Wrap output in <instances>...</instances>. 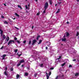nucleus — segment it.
Wrapping results in <instances>:
<instances>
[{
	"instance_id": "obj_1",
	"label": "nucleus",
	"mask_w": 79,
	"mask_h": 79,
	"mask_svg": "<svg viewBox=\"0 0 79 79\" xmlns=\"http://www.w3.org/2000/svg\"><path fill=\"white\" fill-rule=\"evenodd\" d=\"M48 4L47 2H46L44 5V8L45 10H46L48 8Z\"/></svg>"
},
{
	"instance_id": "obj_2",
	"label": "nucleus",
	"mask_w": 79,
	"mask_h": 79,
	"mask_svg": "<svg viewBox=\"0 0 79 79\" xmlns=\"http://www.w3.org/2000/svg\"><path fill=\"white\" fill-rule=\"evenodd\" d=\"M12 42H13L14 44H15V41L14 40H9V42L8 43V45H9L10 44H12Z\"/></svg>"
},
{
	"instance_id": "obj_3",
	"label": "nucleus",
	"mask_w": 79,
	"mask_h": 79,
	"mask_svg": "<svg viewBox=\"0 0 79 79\" xmlns=\"http://www.w3.org/2000/svg\"><path fill=\"white\" fill-rule=\"evenodd\" d=\"M37 42V40H34L32 41V45H33L35 43H36V42Z\"/></svg>"
},
{
	"instance_id": "obj_4",
	"label": "nucleus",
	"mask_w": 79,
	"mask_h": 79,
	"mask_svg": "<svg viewBox=\"0 0 79 79\" xmlns=\"http://www.w3.org/2000/svg\"><path fill=\"white\" fill-rule=\"evenodd\" d=\"M4 74L5 75V76H6L7 77H8V74H7V73L6 72V71H5L4 72Z\"/></svg>"
},
{
	"instance_id": "obj_5",
	"label": "nucleus",
	"mask_w": 79,
	"mask_h": 79,
	"mask_svg": "<svg viewBox=\"0 0 79 79\" xmlns=\"http://www.w3.org/2000/svg\"><path fill=\"white\" fill-rule=\"evenodd\" d=\"M6 54H4L3 55L2 58V60H5V56H6Z\"/></svg>"
},
{
	"instance_id": "obj_6",
	"label": "nucleus",
	"mask_w": 79,
	"mask_h": 79,
	"mask_svg": "<svg viewBox=\"0 0 79 79\" xmlns=\"http://www.w3.org/2000/svg\"><path fill=\"white\" fill-rule=\"evenodd\" d=\"M50 5H52V0H49Z\"/></svg>"
},
{
	"instance_id": "obj_7",
	"label": "nucleus",
	"mask_w": 79,
	"mask_h": 79,
	"mask_svg": "<svg viewBox=\"0 0 79 79\" xmlns=\"http://www.w3.org/2000/svg\"><path fill=\"white\" fill-rule=\"evenodd\" d=\"M24 60L23 59H22L21 60V61H20V62L21 63H24Z\"/></svg>"
},
{
	"instance_id": "obj_8",
	"label": "nucleus",
	"mask_w": 79,
	"mask_h": 79,
	"mask_svg": "<svg viewBox=\"0 0 79 79\" xmlns=\"http://www.w3.org/2000/svg\"><path fill=\"white\" fill-rule=\"evenodd\" d=\"M66 40V38H63L62 39V42H65Z\"/></svg>"
},
{
	"instance_id": "obj_9",
	"label": "nucleus",
	"mask_w": 79,
	"mask_h": 79,
	"mask_svg": "<svg viewBox=\"0 0 79 79\" xmlns=\"http://www.w3.org/2000/svg\"><path fill=\"white\" fill-rule=\"evenodd\" d=\"M0 31H1L0 34H3V31L2 30V29H0Z\"/></svg>"
},
{
	"instance_id": "obj_10",
	"label": "nucleus",
	"mask_w": 79,
	"mask_h": 79,
	"mask_svg": "<svg viewBox=\"0 0 79 79\" xmlns=\"http://www.w3.org/2000/svg\"><path fill=\"white\" fill-rule=\"evenodd\" d=\"M46 76L47 77V79H49V76L48 75V73H46Z\"/></svg>"
},
{
	"instance_id": "obj_11",
	"label": "nucleus",
	"mask_w": 79,
	"mask_h": 79,
	"mask_svg": "<svg viewBox=\"0 0 79 79\" xmlns=\"http://www.w3.org/2000/svg\"><path fill=\"white\" fill-rule=\"evenodd\" d=\"M42 40H40L39 41V42L38 44L39 45V44H41L42 43Z\"/></svg>"
},
{
	"instance_id": "obj_12",
	"label": "nucleus",
	"mask_w": 79,
	"mask_h": 79,
	"mask_svg": "<svg viewBox=\"0 0 79 79\" xmlns=\"http://www.w3.org/2000/svg\"><path fill=\"white\" fill-rule=\"evenodd\" d=\"M40 37V35H38L36 38L37 40H39V39Z\"/></svg>"
},
{
	"instance_id": "obj_13",
	"label": "nucleus",
	"mask_w": 79,
	"mask_h": 79,
	"mask_svg": "<svg viewBox=\"0 0 79 79\" xmlns=\"http://www.w3.org/2000/svg\"><path fill=\"white\" fill-rule=\"evenodd\" d=\"M69 33L68 32H67L66 35V37H68V36H69Z\"/></svg>"
},
{
	"instance_id": "obj_14",
	"label": "nucleus",
	"mask_w": 79,
	"mask_h": 79,
	"mask_svg": "<svg viewBox=\"0 0 79 79\" xmlns=\"http://www.w3.org/2000/svg\"><path fill=\"white\" fill-rule=\"evenodd\" d=\"M15 15H16L18 17H19V15L18 14H17V13H15Z\"/></svg>"
},
{
	"instance_id": "obj_15",
	"label": "nucleus",
	"mask_w": 79,
	"mask_h": 79,
	"mask_svg": "<svg viewBox=\"0 0 79 79\" xmlns=\"http://www.w3.org/2000/svg\"><path fill=\"white\" fill-rule=\"evenodd\" d=\"M9 40H10V38L9 37L7 36V39H6L7 42H8V41Z\"/></svg>"
},
{
	"instance_id": "obj_16",
	"label": "nucleus",
	"mask_w": 79,
	"mask_h": 79,
	"mask_svg": "<svg viewBox=\"0 0 79 79\" xmlns=\"http://www.w3.org/2000/svg\"><path fill=\"white\" fill-rule=\"evenodd\" d=\"M18 49H16L14 50V52L15 53H17V52H18Z\"/></svg>"
},
{
	"instance_id": "obj_17",
	"label": "nucleus",
	"mask_w": 79,
	"mask_h": 79,
	"mask_svg": "<svg viewBox=\"0 0 79 79\" xmlns=\"http://www.w3.org/2000/svg\"><path fill=\"white\" fill-rule=\"evenodd\" d=\"M60 9H58V10L56 12V13H59V12H60Z\"/></svg>"
},
{
	"instance_id": "obj_18",
	"label": "nucleus",
	"mask_w": 79,
	"mask_h": 79,
	"mask_svg": "<svg viewBox=\"0 0 79 79\" xmlns=\"http://www.w3.org/2000/svg\"><path fill=\"white\" fill-rule=\"evenodd\" d=\"M18 6L19 8H20V9H22V8H21V6L20 5H18Z\"/></svg>"
},
{
	"instance_id": "obj_19",
	"label": "nucleus",
	"mask_w": 79,
	"mask_h": 79,
	"mask_svg": "<svg viewBox=\"0 0 79 79\" xmlns=\"http://www.w3.org/2000/svg\"><path fill=\"white\" fill-rule=\"evenodd\" d=\"M3 38L4 39H5L6 38V36H5V35H3Z\"/></svg>"
},
{
	"instance_id": "obj_20",
	"label": "nucleus",
	"mask_w": 79,
	"mask_h": 79,
	"mask_svg": "<svg viewBox=\"0 0 79 79\" xmlns=\"http://www.w3.org/2000/svg\"><path fill=\"white\" fill-rule=\"evenodd\" d=\"M78 75H79V73H76L75 74V76H78Z\"/></svg>"
},
{
	"instance_id": "obj_21",
	"label": "nucleus",
	"mask_w": 79,
	"mask_h": 79,
	"mask_svg": "<svg viewBox=\"0 0 79 79\" xmlns=\"http://www.w3.org/2000/svg\"><path fill=\"white\" fill-rule=\"evenodd\" d=\"M4 24H8V23L6 21H4Z\"/></svg>"
},
{
	"instance_id": "obj_22",
	"label": "nucleus",
	"mask_w": 79,
	"mask_h": 79,
	"mask_svg": "<svg viewBox=\"0 0 79 79\" xmlns=\"http://www.w3.org/2000/svg\"><path fill=\"white\" fill-rule=\"evenodd\" d=\"M16 77L17 79H18L19 77V75L18 74L17 75H16Z\"/></svg>"
},
{
	"instance_id": "obj_23",
	"label": "nucleus",
	"mask_w": 79,
	"mask_h": 79,
	"mask_svg": "<svg viewBox=\"0 0 79 79\" xmlns=\"http://www.w3.org/2000/svg\"><path fill=\"white\" fill-rule=\"evenodd\" d=\"M66 64V63L64 62L63 64H62L61 66H64V65H65V64Z\"/></svg>"
},
{
	"instance_id": "obj_24",
	"label": "nucleus",
	"mask_w": 79,
	"mask_h": 79,
	"mask_svg": "<svg viewBox=\"0 0 79 79\" xmlns=\"http://www.w3.org/2000/svg\"><path fill=\"white\" fill-rule=\"evenodd\" d=\"M25 75L26 76H28V73H25Z\"/></svg>"
},
{
	"instance_id": "obj_25",
	"label": "nucleus",
	"mask_w": 79,
	"mask_h": 79,
	"mask_svg": "<svg viewBox=\"0 0 79 79\" xmlns=\"http://www.w3.org/2000/svg\"><path fill=\"white\" fill-rule=\"evenodd\" d=\"M21 63L20 62L17 65V66H20V65H21Z\"/></svg>"
},
{
	"instance_id": "obj_26",
	"label": "nucleus",
	"mask_w": 79,
	"mask_h": 79,
	"mask_svg": "<svg viewBox=\"0 0 79 79\" xmlns=\"http://www.w3.org/2000/svg\"><path fill=\"white\" fill-rule=\"evenodd\" d=\"M10 70L11 71H13V67H12L10 68Z\"/></svg>"
},
{
	"instance_id": "obj_27",
	"label": "nucleus",
	"mask_w": 79,
	"mask_h": 79,
	"mask_svg": "<svg viewBox=\"0 0 79 79\" xmlns=\"http://www.w3.org/2000/svg\"><path fill=\"white\" fill-rule=\"evenodd\" d=\"M43 65H44L43 64H41L40 65V67H43Z\"/></svg>"
},
{
	"instance_id": "obj_28",
	"label": "nucleus",
	"mask_w": 79,
	"mask_h": 79,
	"mask_svg": "<svg viewBox=\"0 0 79 79\" xmlns=\"http://www.w3.org/2000/svg\"><path fill=\"white\" fill-rule=\"evenodd\" d=\"M79 35V32H78V31H77V34H76V36H78V35Z\"/></svg>"
},
{
	"instance_id": "obj_29",
	"label": "nucleus",
	"mask_w": 79,
	"mask_h": 79,
	"mask_svg": "<svg viewBox=\"0 0 79 79\" xmlns=\"http://www.w3.org/2000/svg\"><path fill=\"white\" fill-rule=\"evenodd\" d=\"M18 40V38H16V37H14V40L16 41V40Z\"/></svg>"
},
{
	"instance_id": "obj_30",
	"label": "nucleus",
	"mask_w": 79,
	"mask_h": 79,
	"mask_svg": "<svg viewBox=\"0 0 79 79\" xmlns=\"http://www.w3.org/2000/svg\"><path fill=\"white\" fill-rule=\"evenodd\" d=\"M27 69H28V70H30V67L29 66L27 67Z\"/></svg>"
},
{
	"instance_id": "obj_31",
	"label": "nucleus",
	"mask_w": 79,
	"mask_h": 79,
	"mask_svg": "<svg viewBox=\"0 0 79 79\" xmlns=\"http://www.w3.org/2000/svg\"><path fill=\"white\" fill-rule=\"evenodd\" d=\"M25 7H26V10L27 9V8H28V9H29V8L27 7V5H26L25 6Z\"/></svg>"
},
{
	"instance_id": "obj_32",
	"label": "nucleus",
	"mask_w": 79,
	"mask_h": 79,
	"mask_svg": "<svg viewBox=\"0 0 79 79\" xmlns=\"http://www.w3.org/2000/svg\"><path fill=\"white\" fill-rule=\"evenodd\" d=\"M17 42L18 43V44H20V41L18 40H17Z\"/></svg>"
},
{
	"instance_id": "obj_33",
	"label": "nucleus",
	"mask_w": 79,
	"mask_h": 79,
	"mask_svg": "<svg viewBox=\"0 0 79 79\" xmlns=\"http://www.w3.org/2000/svg\"><path fill=\"white\" fill-rule=\"evenodd\" d=\"M31 44V41L30 40L29 41V43H28V44H29V45H30V44Z\"/></svg>"
},
{
	"instance_id": "obj_34",
	"label": "nucleus",
	"mask_w": 79,
	"mask_h": 79,
	"mask_svg": "<svg viewBox=\"0 0 79 79\" xmlns=\"http://www.w3.org/2000/svg\"><path fill=\"white\" fill-rule=\"evenodd\" d=\"M3 47H4V46H3L2 48H0L1 50H2L3 48Z\"/></svg>"
},
{
	"instance_id": "obj_35",
	"label": "nucleus",
	"mask_w": 79,
	"mask_h": 79,
	"mask_svg": "<svg viewBox=\"0 0 79 79\" xmlns=\"http://www.w3.org/2000/svg\"><path fill=\"white\" fill-rule=\"evenodd\" d=\"M50 69L51 70H52L53 69H54V68L53 67H52V68H50Z\"/></svg>"
},
{
	"instance_id": "obj_36",
	"label": "nucleus",
	"mask_w": 79,
	"mask_h": 79,
	"mask_svg": "<svg viewBox=\"0 0 79 79\" xmlns=\"http://www.w3.org/2000/svg\"><path fill=\"white\" fill-rule=\"evenodd\" d=\"M39 15H40V13H39V12L37 13V14H36V15H37L38 16H39Z\"/></svg>"
},
{
	"instance_id": "obj_37",
	"label": "nucleus",
	"mask_w": 79,
	"mask_h": 79,
	"mask_svg": "<svg viewBox=\"0 0 79 79\" xmlns=\"http://www.w3.org/2000/svg\"><path fill=\"white\" fill-rule=\"evenodd\" d=\"M17 55H18V56H19V57H20L21 55V54H20L19 55L18 53H17Z\"/></svg>"
},
{
	"instance_id": "obj_38",
	"label": "nucleus",
	"mask_w": 79,
	"mask_h": 79,
	"mask_svg": "<svg viewBox=\"0 0 79 79\" xmlns=\"http://www.w3.org/2000/svg\"><path fill=\"white\" fill-rule=\"evenodd\" d=\"M15 29H18V30H19V29L18 28V27H15Z\"/></svg>"
},
{
	"instance_id": "obj_39",
	"label": "nucleus",
	"mask_w": 79,
	"mask_h": 79,
	"mask_svg": "<svg viewBox=\"0 0 79 79\" xmlns=\"http://www.w3.org/2000/svg\"><path fill=\"white\" fill-rule=\"evenodd\" d=\"M72 65H69V68H71V67H72Z\"/></svg>"
},
{
	"instance_id": "obj_40",
	"label": "nucleus",
	"mask_w": 79,
	"mask_h": 79,
	"mask_svg": "<svg viewBox=\"0 0 79 79\" xmlns=\"http://www.w3.org/2000/svg\"><path fill=\"white\" fill-rule=\"evenodd\" d=\"M56 79H58V76H57L55 78Z\"/></svg>"
},
{
	"instance_id": "obj_41",
	"label": "nucleus",
	"mask_w": 79,
	"mask_h": 79,
	"mask_svg": "<svg viewBox=\"0 0 79 79\" xmlns=\"http://www.w3.org/2000/svg\"><path fill=\"white\" fill-rule=\"evenodd\" d=\"M51 74H52V73L51 72H49V76H50V75H51Z\"/></svg>"
},
{
	"instance_id": "obj_42",
	"label": "nucleus",
	"mask_w": 79,
	"mask_h": 79,
	"mask_svg": "<svg viewBox=\"0 0 79 79\" xmlns=\"http://www.w3.org/2000/svg\"><path fill=\"white\" fill-rule=\"evenodd\" d=\"M46 11V10H45L44 9V11H43V13H45V11Z\"/></svg>"
},
{
	"instance_id": "obj_43",
	"label": "nucleus",
	"mask_w": 79,
	"mask_h": 79,
	"mask_svg": "<svg viewBox=\"0 0 79 79\" xmlns=\"http://www.w3.org/2000/svg\"><path fill=\"white\" fill-rule=\"evenodd\" d=\"M1 18H4L5 17H4V16L2 15V16H1Z\"/></svg>"
},
{
	"instance_id": "obj_44",
	"label": "nucleus",
	"mask_w": 79,
	"mask_h": 79,
	"mask_svg": "<svg viewBox=\"0 0 79 79\" xmlns=\"http://www.w3.org/2000/svg\"><path fill=\"white\" fill-rule=\"evenodd\" d=\"M73 61H76V59H73Z\"/></svg>"
},
{
	"instance_id": "obj_45",
	"label": "nucleus",
	"mask_w": 79,
	"mask_h": 79,
	"mask_svg": "<svg viewBox=\"0 0 79 79\" xmlns=\"http://www.w3.org/2000/svg\"><path fill=\"white\" fill-rule=\"evenodd\" d=\"M26 40H24V41H23V43L24 44H26Z\"/></svg>"
},
{
	"instance_id": "obj_46",
	"label": "nucleus",
	"mask_w": 79,
	"mask_h": 79,
	"mask_svg": "<svg viewBox=\"0 0 79 79\" xmlns=\"http://www.w3.org/2000/svg\"><path fill=\"white\" fill-rule=\"evenodd\" d=\"M34 76H35V77L37 76V74H35Z\"/></svg>"
},
{
	"instance_id": "obj_47",
	"label": "nucleus",
	"mask_w": 79,
	"mask_h": 79,
	"mask_svg": "<svg viewBox=\"0 0 79 79\" xmlns=\"http://www.w3.org/2000/svg\"><path fill=\"white\" fill-rule=\"evenodd\" d=\"M45 48L46 50H47L48 49V47H46Z\"/></svg>"
},
{
	"instance_id": "obj_48",
	"label": "nucleus",
	"mask_w": 79,
	"mask_h": 79,
	"mask_svg": "<svg viewBox=\"0 0 79 79\" xmlns=\"http://www.w3.org/2000/svg\"><path fill=\"white\" fill-rule=\"evenodd\" d=\"M33 28H34V25H33L32 26V27L31 28H32V29H33Z\"/></svg>"
},
{
	"instance_id": "obj_49",
	"label": "nucleus",
	"mask_w": 79,
	"mask_h": 79,
	"mask_svg": "<svg viewBox=\"0 0 79 79\" xmlns=\"http://www.w3.org/2000/svg\"><path fill=\"white\" fill-rule=\"evenodd\" d=\"M67 24H69V22L68 21L66 22Z\"/></svg>"
},
{
	"instance_id": "obj_50",
	"label": "nucleus",
	"mask_w": 79,
	"mask_h": 79,
	"mask_svg": "<svg viewBox=\"0 0 79 79\" xmlns=\"http://www.w3.org/2000/svg\"><path fill=\"white\" fill-rule=\"evenodd\" d=\"M50 43H49L48 45V46H50Z\"/></svg>"
},
{
	"instance_id": "obj_51",
	"label": "nucleus",
	"mask_w": 79,
	"mask_h": 79,
	"mask_svg": "<svg viewBox=\"0 0 79 79\" xmlns=\"http://www.w3.org/2000/svg\"><path fill=\"white\" fill-rule=\"evenodd\" d=\"M23 66H24V64H22L21 66V67H23Z\"/></svg>"
},
{
	"instance_id": "obj_52",
	"label": "nucleus",
	"mask_w": 79,
	"mask_h": 79,
	"mask_svg": "<svg viewBox=\"0 0 79 79\" xmlns=\"http://www.w3.org/2000/svg\"><path fill=\"white\" fill-rule=\"evenodd\" d=\"M61 58V56H59V58L60 59Z\"/></svg>"
},
{
	"instance_id": "obj_53",
	"label": "nucleus",
	"mask_w": 79,
	"mask_h": 79,
	"mask_svg": "<svg viewBox=\"0 0 79 79\" xmlns=\"http://www.w3.org/2000/svg\"><path fill=\"white\" fill-rule=\"evenodd\" d=\"M35 1L36 2H38V1L37 0H35Z\"/></svg>"
},
{
	"instance_id": "obj_54",
	"label": "nucleus",
	"mask_w": 79,
	"mask_h": 79,
	"mask_svg": "<svg viewBox=\"0 0 79 79\" xmlns=\"http://www.w3.org/2000/svg\"><path fill=\"white\" fill-rule=\"evenodd\" d=\"M28 7H29V6H30V5L29 4L28 5Z\"/></svg>"
},
{
	"instance_id": "obj_55",
	"label": "nucleus",
	"mask_w": 79,
	"mask_h": 79,
	"mask_svg": "<svg viewBox=\"0 0 79 79\" xmlns=\"http://www.w3.org/2000/svg\"><path fill=\"white\" fill-rule=\"evenodd\" d=\"M55 6H57V4H55Z\"/></svg>"
},
{
	"instance_id": "obj_56",
	"label": "nucleus",
	"mask_w": 79,
	"mask_h": 79,
	"mask_svg": "<svg viewBox=\"0 0 79 79\" xmlns=\"http://www.w3.org/2000/svg\"><path fill=\"white\" fill-rule=\"evenodd\" d=\"M66 37L65 36V35H64V36L63 37H64H64Z\"/></svg>"
},
{
	"instance_id": "obj_57",
	"label": "nucleus",
	"mask_w": 79,
	"mask_h": 79,
	"mask_svg": "<svg viewBox=\"0 0 79 79\" xmlns=\"http://www.w3.org/2000/svg\"><path fill=\"white\" fill-rule=\"evenodd\" d=\"M16 19V18H14V19Z\"/></svg>"
},
{
	"instance_id": "obj_58",
	"label": "nucleus",
	"mask_w": 79,
	"mask_h": 79,
	"mask_svg": "<svg viewBox=\"0 0 79 79\" xmlns=\"http://www.w3.org/2000/svg\"><path fill=\"white\" fill-rule=\"evenodd\" d=\"M1 36H2V35H3V34H1Z\"/></svg>"
},
{
	"instance_id": "obj_59",
	"label": "nucleus",
	"mask_w": 79,
	"mask_h": 79,
	"mask_svg": "<svg viewBox=\"0 0 79 79\" xmlns=\"http://www.w3.org/2000/svg\"><path fill=\"white\" fill-rule=\"evenodd\" d=\"M60 59L59 58H57V60H60Z\"/></svg>"
},
{
	"instance_id": "obj_60",
	"label": "nucleus",
	"mask_w": 79,
	"mask_h": 79,
	"mask_svg": "<svg viewBox=\"0 0 79 79\" xmlns=\"http://www.w3.org/2000/svg\"><path fill=\"white\" fill-rule=\"evenodd\" d=\"M4 6H6V5L5 4H4Z\"/></svg>"
},
{
	"instance_id": "obj_61",
	"label": "nucleus",
	"mask_w": 79,
	"mask_h": 79,
	"mask_svg": "<svg viewBox=\"0 0 79 79\" xmlns=\"http://www.w3.org/2000/svg\"><path fill=\"white\" fill-rule=\"evenodd\" d=\"M77 0V2H79V0Z\"/></svg>"
},
{
	"instance_id": "obj_62",
	"label": "nucleus",
	"mask_w": 79,
	"mask_h": 79,
	"mask_svg": "<svg viewBox=\"0 0 79 79\" xmlns=\"http://www.w3.org/2000/svg\"><path fill=\"white\" fill-rule=\"evenodd\" d=\"M6 70H7V68H6Z\"/></svg>"
},
{
	"instance_id": "obj_63",
	"label": "nucleus",
	"mask_w": 79,
	"mask_h": 79,
	"mask_svg": "<svg viewBox=\"0 0 79 79\" xmlns=\"http://www.w3.org/2000/svg\"><path fill=\"white\" fill-rule=\"evenodd\" d=\"M29 79H31V78L30 77H29Z\"/></svg>"
},
{
	"instance_id": "obj_64",
	"label": "nucleus",
	"mask_w": 79,
	"mask_h": 79,
	"mask_svg": "<svg viewBox=\"0 0 79 79\" xmlns=\"http://www.w3.org/2000/svg\"><path fill=\"white\" fill-rule=\"evenodd\" d=\"M63 44H61V45H63Z\"/></svg>"
}]
</instances>
